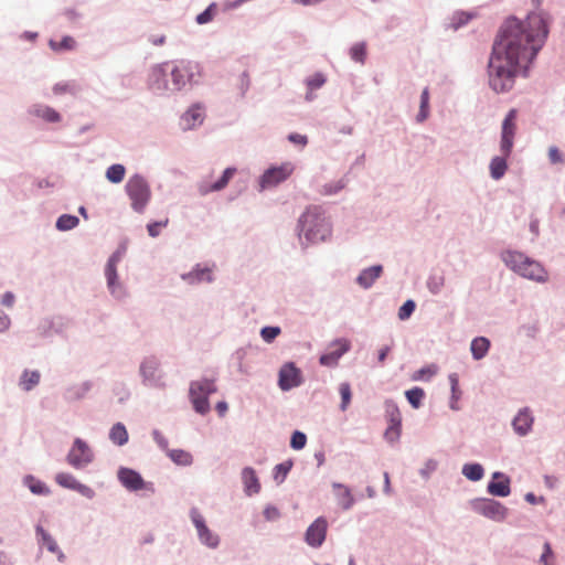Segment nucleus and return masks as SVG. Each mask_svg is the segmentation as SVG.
I'll list each match as a JSON object with an SVG mask.
<instances>
[{"label":"nucleus","instance_id":"obj_1","mask_svg":"<svg viewBox=\"0 0 565 565\" xmlns=\"http://www.w3.org/2000/svg\"><path fill=\"white\" fill-rule=\"evenodd\" d=\"M547 23L541 13H531L524 22L511 18L501 28L489 61V84L495 93L510 90L516 75L526 70L547 36Z\"/></svg>","mask_w":565,"mask_h":565},{"label":"nucleus","instance_id":"obj_2","mask_svg":"<svg viewBox=\"0 0 565 565\" xmlns=\"http://www.w3.org/2000/svg\"><path fill=\"white\" fill-rule=\"evenodd\" d=\"M300 233L311 243L323 242L331 235V224L320 206H309L299 218Z\"/></svg>","mask_w":565,"mask_h":565},{"label":"nucleus","instance_id":"obj_3","mask_svg":"<svg viewBox=\"0 0 565 565\" xmlns=\"http://www.w3.org/2000/svg\"><path fill=\"white\" fill-rule=\"evenodd\" d=\"M502 259L508 267L524 278L537 282L547 280V273L542 265L522 253L507 252L503 254Z\"/></svg>","mask_w":565,"mask_h":565},{"label":"nucleus","instance_id":"obj_4","mask_svg":"<svg viewBox=\"0 0 565 565\" xmlns=\"http://www.w3.org/2000/svg\"><path fill=\"white\" fill-rule=\"evenodd\" d=\"M126 192L130 199L131 207L137 213H143L151 200V190L141 175H132L126 183Z\"/></svg>","mask_w":565,"mask_h":565},{"label":"nucleus","instance_id":"obj_5","mask_svg":"<svg viewBox=\"0 0 565 565\" xmlns=\"http://www.w3.org/2000/svg\"><path fill=\"white\" fill-rule=\"evenodd\" d=\"M216 391L215 384L210 380H201L191 383L190 398L194 409L200 414H206L210 409L207 396Z\"/></svg>","mask_w":565,"mask_h":565},{"label":"nucleus","instance_id":"obj_6","mask_svg":"<svg viewBox=\"0 0 565 565\" xmlns=\"http://www.w3.org/2000/svg\"><path fill=\"white\" fill-rule=\"evenodd\" d=\"M469 504L475 512L497 522L505 520L509 511L502 503L487 498L473 499Z\"/></svg>","mask_w":565,"mask_h":565},{"label":"nucleus","instance_id":"obj_7","mask_svg":"<svg viewBox=\"0 0 565 565\" xmlns=\"http://www.w3.org/2000/svg\"><path fill=\"white\" fill-rule=\"evenodd\" d=\"M118 479L129 491L146 490L151 493L154 492L153 484L151 482H146L140 473L132 469L120 468L118 470Z\"/></svg>","mask_w":565,"mask_h":565},{"label":"nucleus","instance_id":"obj_8","mask_svg":"<svg viewBox=\"0 0 565 565\" xmlns=\"http://www.w3.org/2000/svg\"><path fill=\"white\" fill-rule=\"evenodd\" d=\"M516 117H518L516 109H511L502 122L500 148H501V152L504 156H510L512 147H513V140H514V136H515V131H516Z\"/></svg>","mask_w":565,"mask_h":565},{"label":"nucleus","instance_id":"obj_9","mask_svg":"<svg viewBox=\"0 0 565 565\" xmlns=\"http://www.w3.org/2000/svg\"><path fill=\"white\" fill-rule=\"evenodd\" d=\"M294 172V166L290 162L282 163L279 167L269 168L260 178L262 189L273 188L288 179Z\"/></svg>","mask_w":565,"mask_h":565},{"label":"nucleus","instance_id":"obj_10","mask_svg":"<svg viewBox=\"0 0 565 565\" xmlns=\"http://www.w3.org/2000/svg\"><path fill=\"white\" fill-rule=\"evenodd\" d=\"M236 169L227 168L223 171L222 175L217 179H213L212 174H209L202 179L199 183V192L205 195L210 192H216L223 190L235 174Z\"/></svg>","mask_w":565,"mask_h":565},{"label":"nucleus","instance_id":"obj_11","mask_svg":"<svg viewBox=\"0 0 565 565\" xmlns=\"http://www.w3.org/2000/svg\"><path fill=\"white\" fill-rule=\"evenodd\" d=\"M385 412L388 418V426L384 436L388 441L393 443L401 436L402 416L397 405L391 401L385 403Z\"/></svg>","mask_w":565,"mask_h":565},{"label":"nucleus","instance_id":"obj_12","mask_svg":"<svg viewBox=\"0 0 565 565\" xmlns=\"http://www.w3.org/2000/svg\"><path fill=\"white\" fill-rule=\"evenodd\" d=\"M93 459L89 447L79 438L75 439L72 449L67 455V461L75 468H82Z\"/></svg>","mask_w":565,"mask_h":565},{"label":"nucleus","instance_id":"obj_13","mask_svg":"<svg viewBox=\"0 0 565 565\" xmlns=\"http://www.w3.org/2000/svg\"><path fill=\"white\" fill-rule=\"evenodd\" d=\"M279 387L289 391L301 384V372L294 363H286L279 371Z\"/></svg>","mask_w":565,"mask_h":565},{"label":"nucleus","instance_id":"obj_14","mask_svg":"<svg viewBox=\"0 0 565 565\" xmlns=\"http://www.w3.org/2000/svg\"><path fill=\"white\" fill-rule=\"evenodd\" d=\"M55 481L58 486L74 490L88 499H92L95 494L92 488L78 482L71 473L60 472L55 476Z\"/></svg>","mask_w":565,"mask_h":565},{"label":"nucleus","instance_id":"obj_15","mask_svg":"<svg viewBox=\"0 0 565 565\" xmlns=\"http://www.w3.org/2000/svg\"><path fill=\"white\" fill-rule=\"evenodd\" d=\"M191 519L196 527L201 542L210 547H215L218 544V537L205 525L204 519L198 510L193 509L191 511Z\"/></svg>","mask_w":565,"mask_h":565},{"label":"nucleus","instance_id":"obj_16","mask_svg":"<svg viewBox=\"0 0 565 565\" xmlns=\"http://www.w3.org/2000/svg\"><path fill=\"white\" fill-rule=\"evenodd\" d=\"M328 523L323 518H318L306 532V542L312 547H319L327 534Z\"/></svg>","mask_w":565,"mask_h":565},{"label":"nucleus","instance_id":"obj_17","mask_svg":"<svg viewBox=\"0 0 565 565\" xmlns=\"http://www.w3.org/2000/svg\"><path fill=\"white\" fill-rule=\"evenodd\" d=\"M332 350L320 356V364L324 366H335L340 358L349 351L350 342L344 339L335 340L331 344Z\"/></svg>","mask_w":565,"mask_h":565},{"label":"nucleus","instance_id":"obj_18","mask_svg":"<svg viewBox=\"0 0 565 565\" xmlns=\"http://www.w3.org/2000/svg\"><path fill=\"white\" fill-rule=\"evenodd\" d=\"M141 375L149 385L163 386L162 375L159 370V363L154 359H147L140 366Z\"/></svg>","mask_w":565,"mask_h":565},{"label":"nucleus","instance_id":"obj_19","mask_svg":"<svg viewBox=\"0 0 565 565\" xmlns=\"http://www.w3.org/2000/svg\"><path fill=\"white\" fill-rule=\"evenodd\" d=\"M493 479L488 484V492L497 497H508L511 492L509 478L504 477L501 472H494Z\"/></svg>","mask_w":565,"mask_h":565},{"label":"nucleus","instance_id":"obj_20","mask_svg":"<svg viewBox=\"0 0 565 565\" xmlns=\"http://www.w3.org/2000/svg\"><path fill=\"white\" fill-rule=\"evenodd\" d=\"M533 420V416L531 415L529 409L525 408L518 413V415L513 419L512 425L516 434H519L520 436H524L531 430Z\"/></svg>","mask_w":565,"mask_h":565},{"label":"nucleus","instance_id":"obj_21","mask_svg":"<svg viewBox=\"0 0 565 565\" xmlns=\"http://www.w3.org/2000/svg\"><path fill=\"white\" fill-rule=\"evenodd\" d=\"M36 535L41 546H45L49 552L56 554L60 561L64 559V554L60 550L56 541L40 525L36 526Z\"/></svg>","mask_w":565,"mask_h":565},{"label":"nucleus","instance_id":"obj_22","mask_svg":"<svg viewBox=\"0 0 565 565\" xmlns=\"http://www.w3.org/2000/svg\"><path fill=\"white\" fill-rule=\"evenodd\" d=\"M119 259H120L119 254L116 253V254L111 255V257L108 259V263L105 268L107 284H108V287H109L111 294H116V289L119 287V284L117 282V270H116V266H117Z\"/></svg>","mask_w":565,"mask_h":565},{"label":"nucleus","instance_id":"obj_23","mask_svg":"<svg viewBox=\"0 0 565 565\" xmlns=\"http://www.w3.org/2000/svg\"><path fill=\"white\" fill-rule=\"evenodd\" d=\"M383 267L375 265L361 271L356 278V282L363 288H370L373 282L381 276Z\"/></svg>","mask_w":565,"mask_h":565},{"label":"nucleus","instance_id":"obj_24","mask_svg":"<svg viewBox=\"0 0 565 565\" xmlns=\"http://www.w3.org/2000/svg\"><path fill=\"white\" fill-rule=\"evenodd\" d=\"M332 487L335 491V497L341 508L344 510L350 509L354 502L350 489L341 483H333Z\"/></svg>","mask_w":565,"mask_h":565},{"label":"nucleus","instance_id":"obj_25","mask_svg":"<svg viewBox=\"0 0 565 565\" xmlns=\"http://www.w3.org/2000/svg\"><path fill=\"white\" fill-rule=\"evenodd\" d=\"M509 156H504L502 153L501 157H494L491 162H490V174L491 177L494 179V180H499L501 179L507 169H508V166H507V158Z\"/></svg>","mask_w":565,"mask_h":565},{"label":"nucleus","instance_id":"obj_26","mask_svg":"<svg viewBox=\"0 0 565 565\" xmlns=\"http://www.w3.org/2000/svg\"><path fill=\"white\" fill-rule=\"evenodd\" d=\"M23 483L34 494H38V495L50 494V489L46 487V484L31 475L24 477Z\"/></svg>","mask_w":565,"mask_h":565},{"label":"nucleus","instance_id":"obj_27","mask_svg":"<svg viewBox=\"0 0 565 565\" xmlns=\"http://www.w3.org/2000/svg\"><path fill=\"white\" fill-rule=\"evenodd\" d=\"M490 348V341L484 337H479L471 342V353L476 360L482 359Z\"/></svg>","mask_w":565,"mask_h":565},{"label":"nucleus","instance_id":"obj_28","mask_svg":"<svg viewBox=\"0 0 565 565\" xmlns=\"http://www.w3.org/2000/svg\"><path fill=\"white\" fill-rule=\"evenodd\" d=\"M110 440L118 445L122 446L128 441V433L126 427L121 423L115 424L109 433Z\"/></svg>","mask_w":565,"mask_h":565},{"label":"nucleus","instance_id":"obj_29","mask_svg":"<svg viewBox=\"0 0 565 565\" xmlns=\"http://www.w3.org/2000/svg\"><path fill=\"white\" fill-rule=\"evenodd\" d=\"M40 373L38 371L25 370L20 379V385L24 391H31L40 382Z\"/></svg>","mask_w":565,"mask_h":565},{"label":"nucleus","instance_id":"obj_30","mask_svg":"<svg viewBox=\"0 0 565 565\" xmlns=\"http://www.w3.org/2000/svg\"><path fill=\"white\" fill-rule=\"evenodd\" d=\"M169 458L177 465L190 466L193 461L192 455L182 449H167Z\"/></svg>","mask_w":565,"mask_h":565},{"label":"nucleus","instance_id":"obj_31","mask_svg":"<svg viewBox=\"0 0 565 565\" xmlns=\"http://www.w3.org/2000/svg\"><path fill=\"white\" fill-rule=\"evenodd\" d=\"M184 278L188 279L190 282H201V281L210 282V281H212V269L207 268V267H204V268L198 267L193 271H191L188 276H185Z\"/></svg>","mask_w":565,"mask_h":565},{"label":"nucleus","instance_id":"obj_32","mask_svg":"<svg viewBox=\"0 0 565 565\" xmlns=\"http://www.w3.org/2000/svg\"><path fill=\"white\" fill-rule=\"evenodd\" d=\"M203 116V109L200 106H193L183 115L182 119L186 122L188 127H192L196 124H201Z\"/></svg>","mask_w":565,"mask_h":565},{"label":"nucleus","instance_id":"obj_33","mask_svg":"<svg viewBox=\"0 0 565 565\" xmlns=\"http://www.w3.org/2000/svg\"><path fill=\"white\" fill-rule=\"evenodd\" d=\"M483 473L484 470L479 463H467L462 467V475L471 481H478L482 479Z\"/></svg>","mask_w":565,"mask_h":565},{"label":"nucleus","instance_id":"obj_34","mask_svg":"<svg viewBox=\"0 0 565 565\" xmlns=\"http://www.w3.org/2000/svg\"><path fill=\"white\" fill-rule=\"evenodd\" d=\"M34 114L38 117H40V118H42V119H44L45 121H49V122H57V121L61 120L60 114L55 109H53V108H51L49 106L38 107L34 110Z\"/></svg>","mask_w":565,"mask_h":565},{"label":"nucleus","instance_id":"obj_35","mask_svg":"<svg viewBox=\"0 0 565 565\" xmlns=\"http://www.w3.org/2000/svg\"><path fill=\"white\" fill-rule=\"evenodd\" d=\"M126 169L122 164H113L106 171V178L111 183H119L124 180Z\"/></svg>","mask_w":565,"mask_h":565},{"label":"nucleus","instance_id":"obj_36","mask_svg":"<svg viewBox=\"0 0 565 565\" xmlns=\"http://www.w3.org/2000/svg\"><path fill=\"white\" fill-rule=\"evenodd\" d=\"M49 45L53 51L61 52L73 50L76 45V42L72 36H64L60 42L50 40Z\"/></svg>","mask_w":565,"mask_h":565},{"label":"nucleus","instance_id":"obj_37","mask_svg":"<svg viewBox=\"0 0 565 565\" xmlns=\"http://www.w3.org/2000/svg\"><path fill=\"white\" fill-rule=\"evenodd\" d=\"M405 396H406L408 403L414 408H419L422 405L423 398L425 397V392L420 387H414L412 390L406 391Z\"/></svg>","mask_w":565,"mask_h":565},{"label":"nucleus","instance_id":"obj_38","mask_svg":"<svg viewBox=\"0 0 565 565\" xmlns=\"http://www.w3.org/2000/svg\"><path fill=\"white\" fill-rule=\"evenodd\" d=\"M78 218L74 215L64 214L57 218L56 227L60 231H68L77 226Z\"/></svg>","mask_w":565,"mask_h":565},{"label":"nucleus","instance_id":"obj_39","mask_svg":"<svg viewBox=\"0 0 565 565\" xmlns=\"http://www.w3.org/2000/svg\"><path fill=\"white\" fill-rule=\"evenodd\" d=\"M350 56L353 61L363 64L366 58V44L364 42L355 43L350 49Z\"/></svg>","mask_w":565,"mask_h":565},{"label":"nucleus","instance_id":"obj_40","mask_svg":"<svg viewBox=\"0 0 565 565\" xmlns=\"http://www.w3.org/2000/svg\"><path fill=\"white\" fill-rule=\"evenodd\" d=\"M339 393L341 395L340 408L341 411L344 412L349 407L352 398V391L350 384L347 382L341 383L339 386Z\"/></svg>","mask_w":565,"mask_h":565},{"label":"nucleus","instance_id":"obj_41","mask_svg":"<svg viewBox=\"0 0 565 565\" xmlns=\"http://www.w3.org/2000/svg\"><path fill=\"white\" fill-rule=\"evenodd\" d=\"M217 13V4L211 3L202 13L198 14L196 22L199 24H206L211 22Z\"/></svg>","mask_w":565,"mask_h":565},{"label":"nucleus","instance_id":"obj_42","mask_svg":"<svg viewBox=\"0 0 565 565\" xmlns=\"http://www.w3.org/2000/svg\"><path fill=\"white\" fill-rule=\"evenodd\" d=\"M292 467L291 461H285L274 468V479L281 483Z\"/></svg>","mask_w":565,"mask_h":565},{"label":"nucleus","instance_id":"obj_43","mask_svg":"<svg viewBox=\"0 0 565 565\" xmlns=\"http://www.w3.org/2000/svg\"><path fill=\"white\" fill-rule=\"evenodd\" d=\"M428 103H429V93H428V89L425 88L420 96V109L417 115L418 121H424L428 117Z\"/></svg>","mask_w":565,"mask_h":565},{"label":"nucleus","instance_id":"obj_44","mask_svg":"<svg viewBox=\"0 0 565 565\" xmlns=\"http://www.w3.org/2000/svg\"><path fill=\"white\" fill-rule=\"evenodd\" d=\"M77 89L78 88L76 84L73 82L58 83L53 87V92L55 95H62L66 93L74 95L76 94Z\"/></svg>","mask_w":565,"mask_h":565},{"label":"nucleus","instance_id":"obj_45","mask_svg":"<svg viewBox=\"0 0 565 565\" xmlns=\"http://www.w3.org/2000/svg\"><path fill=\"white\" fill-rule=\"evenodd\" d=\"M169 224V218L166 217L164 220L162 221H158V222H151L147 225V231H148V234L151 236V237H157L159 236L160 232L162 228L167 227Z\"/></svg>","mask_w":565,"mask_h":565},{"label":"nucleus","instance_id":"obj_46","mask_svg":"<svg viewBox=\"0 0 565 565\" xmlns=\"http://www.w3.org/2000/svg\"><path fill=\"white\" fill-rule=\"evenodd\" d=\"M436 371H437V367L435 365H429V366H426V367H423V369L416 371L413 374L412 379L414 381L428 379V377H431L433 375H435Z\"/></svg>","mask_w":565,"mask_h":565},{"label":"nucleus","instance_id":"obj_47","mask_svg":"<svg viewBox=\"0 0 565 565\" xmlns=\"http://www.w3.org/2000/svg\"><path fill=\"white\" fill-rule=\"evenodd\" d=\"M307 437L303 433L296 430L290 440V446L296 449L300 450L306 446Z\"/></svg>","mask_w":565,"mask_h":565},{"label":"nucleus","instance_id":"obj_48","mask_svg":"<svg viewBox=\"0 0 565 565\" xmlns=\"http://www.w3.org/2000/svg\"><path fill=\"white\" fill-rule=\"evenodd\" d=\"M279 327H265L262 329L260 334L264 341L271 342L280 334Z\"/></svg>","mask_w":565,"mask_h":565},{"label":"nucleus","instance_id":"obj_49","mask_svg":"<svg viewBox=\"0 0 565 565\" xmlns=\"http://www.w3.org/2000/svg\"><path fill=\"white\" fill-rule=\"evenodd\" d=\"M414 310H415V302L413 300H407L399 308V310H398V318L401 320L408 319L411 317V315L414 312Z\"/></svg>","mask_w":565,"mask_h":565},{"label":"nucleus","instance_id":"obj_50","mask_svg":"<svg viewBox=\"0 0 565 565\" xmlns=\"http://www.w3.org/2000/svg\"><path fill=\"white\" fill-rule=\"evenodd\" d=\"M326 83V77L321 73H317L308 78L307 85L311 90L320 88Z\"/></svg>","mask_w":565,"mask_h":565},{"label":"nucleus","instance_id":"obj_51","mask_svg":"<svg viewBox=\"0 0 565 565\" xmlns=\"http://www.w3.org/2000/svg\"><path fill=\"white\" fill-rule=\"evenodd\" d=\"M548 159H550L551 163H553V164L564 163L563 154H562L561 150L555 146H552L548 148Z\"/></svg>","mask_w":565,"mask_h":565},{"label":"nucleus","instance_id":"obj_52","mask_svg":"<svg viewBox=\"0 0 565 565\" xmlns=\"http://www.w3.org/2000/svg\"><path fill=\"white\" fill-rule=\"evenodd\" d=\"M288 140L295 145H298V146H301V147H305L308 142V138L307 136L305 135H300V134H297V132H294V134H290L288 136Z\"/></svg>","mask_w":565,"mask_h":565},{"label":"nucleus","instance_id":"obj_53","mask_svg":"<svg viewBox=\"0 0 565 565\" xmlns=\"http://www.w3.org/2000/svg\"><path fill=\"white\" fill-rule=\"evenodd\" d=\"M264 516L267 521H275L280 516L279 510L275 507H267L264 510Z\"/></svg>","mask_w":565,"mask_h":565},{"label":"nucleus","instance_id":"obj_54","mask_svg":"<svg viewBox=\"0 0 565 565\" xmlns=\"http://www.w3.org/2000/svg\"><path fill=\"white\" fill-rule=\"evenodd\" d=\"M444 285V278H430L428 281V288L431 292L437 294Z\"/></svg>","mask_w":565,"mask_h":565},{"label":"nucleus","instance_id":"obj_55","mask_svg":"<svg viewBox=\"0 0 565 565\" xmlns=\"http://www.w3.org/2000/svg\"><path fill=\"white\" fill-rule=\"evenodd\" d=\"M260 490V484L255 477L254 472L249 469V493H257Z\"/></svg>","mask_w":565,"mask_h":565},{"label":"nucleus","instance_id":"obj_56","mask_svg":"<svg viewBox=\"0 0 565 565\" xmlns=\"http://www.w3.org/2000/svg\"><path fill=\"white\" fill-rule=\"evenodd\" d=\"M172 79L174 82V85L179 88L180 85L183 83V75L181 71L178 67H174L171 72Z\"/></svg>","mask_w":565,"mask_h":565},{"label":"nucleus","instance_id":"obj_57","mask_svg":"<svg viewBox=\"0 0 565 565\" xmlns=\"http://www.w3.org/2000/svg\"><path fill=\"white\" fill-rule=\"evenodd\" d=\"M149 41L156 46L163 45L166 42V36L163 34H151L149 36Z\"/></svg>","mask_w":565,"mask_h":565},{"label":"nucleus","instance_id":"obj_58","mask_svg":"<svg viewBox=\"0 0 565 565\" xmlns=\"http://www.w3.org/2000/svg\"><path fill=\"white\" fill-rule=\"evenodd\" d=\"M14 302V295L12 292H6L2 296L1 303L6 307H11Z\"/></svg>","mask_w":565,"mask_h":565},{"label":"nucleus","instance_id":"obj_59","mask_svg":"<svg viewBox=\"0 0 565 565\" xmlns=\"http://www.w3.org/2000/svg\"><path fill=\"white\" fill-rule=\"evenodd\" d=\"M10 326V319L8 316H0V332L6 331Z\"/></svg>","mask_w":565,"mask_h":565},{"label":"nucleus","instance_id":"obj_60","mask_svg":"<svg viewBox=\"0 0 565 565\" xmlns=\"http://www.w3.org/2000/svg\"><path fill=\"white\" fill-rule=\"evenodd\" d=\"M390 351H391V347H387V345L380 349V351H379V362L380 363H383L385 361Z\"/></svg>","mask_w":565,"mask_h":565},{"label":"nucleus","instance_id":"obj_61","mask_svg":"<svg viewBox=\"0 0 565 565\" xmlns=\"http://www.w3.org/2000/svg\"><path fill=\"white\" fill-rule=\"evenodd\" d=\"M459 398H460V391H458L456 394H455V393H452V395H451V402H450V407H451V409H454V411L459 409V406H458V401H459Z\"/></svg>","mask_w":565,"mask_h":565},{"label":"nucleus","instance_id":"obj_62","mask_svg":"<svg viewBox=\"0 0 565 565\" xmlns=\"http://www.w3.org/2000/svg\"><path fill=\"white\" fill-rule=\"evenodd\" d=\"M152 78H156V82L159 81L160 77H163L164 76V71L161 66H158V67H154L152 70V74H151Z\"/></svg>","mask_w":565,"mask_h":565},{"label":"nucleus","instance_id":"obj_63","mask_svg":"<svg viewBox=\"0 0 565 565\" xmlns=\"http://www.w3.org/2000/svg\"><path fill=\"white\" fill-rule=\"evenodd\" d=\"M449 381H450V384H451V393L456 394L459 391L457 375L456 374H451L449 376Z\"/></svg>","mask_w":565,"mask_h":565},{"label":"nucleus","instance_id":"obj_64","mask_svg":"<svg viewBox=\"0 0 565 565\" xmlns=\"http://www.w3.org/2000/svg\"><path fill=\"white\" fill-rule=\"evenodd\" d=\"M216 411L221 416H223L227 411V404L225 402H220L216 404Z\"/></svg>","mask_w":565,"mask_h":565}]
</instances>
